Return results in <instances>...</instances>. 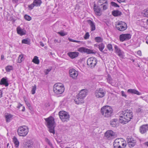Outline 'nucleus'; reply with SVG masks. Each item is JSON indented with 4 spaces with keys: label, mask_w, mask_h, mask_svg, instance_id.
<instances>
[{
    "label": "nucleus",
    "mask_w": 148,
    "mask_h": 148,
    "mask_svg": "<svg viewBox=\"0 0 148 148\" xmlns=\"http://www.w3.org/2000/svg\"><path fill=\"white\" fill-rule=\"evenodd\" d=\"M120 114L119 121L121 123L123 124L127 123L133 117L132 111L127 109L121 112Z\"/></svg>",
    "instance_id": "nucleus-1"
},
{
    "label": "nucleus",
    "mask_w": 148,
    "mask_h": 148,
    "mask_svg": "<svg viewBox=\"0 0 148 148\" xmlns=\"http://www.w3.org/2000/svg\"><path fill=\"white\" fill-rule=\"evenodd\" d=\"M113 110L111 107L106 106L102 107L101 110V112L105 118H109L113 115Z\"/></svg>",
    "instance_id": "nucleus-2"
},
{
    "label": "nucleus",
    "mask_w": 148,
    "mask_h": 148,
    "mask_svg": "<svg viewBox=\"0 0 148 148\" xmlns=\"http://www.w3.org/2000/svg\"><path fill=\"white\" fill-rule=\"evenodd\" d=\"M86 91L87 90L85 89L80 91L74 100L76 103L79 104L84 103V99L86 95Z\"/></svg>",
    "instance_id": "nucleus-3"
},
{
    "label": "nucleus",
    "mask_w": 148,
    "mask_h": 148,
    "mask_svg": "<svg viewBox=\"0 0 148 148\" xmlns=\"http://www.w3.org/2000/svg\"><path fill=\"white\" fill-rule=\"evenodd\" d=\"M113 145L114 148H125L126 146V142L122 138H118L115 140Z\"/></svg>",
    "instance_id": "nucleus-4"
},
{
    "label": "nucleus",
    "mask_w": 148,
    "mask_h": 148,
    "mask_svg": "<svg viewBox=\"0 0 148 148\" xmlns=\"http://www.w3.org/2000/svg\"><path fill=\"white\" fill-rule=\"evenodd\" d=\"M47 122V127L49 129V131L51 133L54 134L55 130L54 124V119L52 117L50 116L48 118L45 119Z\"/></svg>",
    "instance_id": "nucleus-5"
},
{
    "label": "nucleus",
    "mask_w": 148,
    "mask_h": 148,
    "mask_svg": "<svg viewBox=\"0 0 148 148\" xmlns=\"http://www.w3.org/2000/svg\"><path fill=\"white\" fill-rule=\"evenodd\" d=\"M53 90L54 93L57 94H62L64 90V86L62 84L57 83L53 86Z\"/></svg>",
    "instance_id": "nucleus-6"
},
{
    "label": "nucleus",
    "mask_w": 148,
    "mask_h": 148,
    "mask_svg": "<svg viewBox=\"0 0 148 148\" xmlns=\"http://www.w3.org/2000/svg\"><path fill=\"white\" fill-rule=\"evenodd\" d=\"M28 132V128L25 125L19 127L17 130L18 135L21 136H25L27 134Z\"/></svg>",
    "instance_id": "nucleus-7"
},
{
    "label": "nucleus",
    "mask_w": 148,
    "mask_h": 148,
    "mask_svg": "<svg viewBox=\"0 0 148 148\" xmlns=\"http://www.w3.org/2000/svg\"><path fill=\"white\" fill-rule=\"evenodd\" d=\"M59 115L60 119L63 122L67 121L69 120V115L66 112L61 111L59 112Z\"/></svg>",
    "instance_id": "nucleus-8"
},
{
    "label": "nucleus",
    "mask_w": 148,
    "mask_h": 148,
    "mask_svg": "<svg viewBox=\"0 0 148 148\" xmlns=\"http://www.w3.org/2000/svg\"><path fill=\"white\" fill-rule=\"evenodd\" d=\"M106 91L102 88L97 89L95 92V96L97 98H102L104 97L106 94Z\"/></svg>",
    "instance_id": "nucleus-9"
},
{
    "label": "nucleus",
    "mask_w": 148,
    "mask_h": 148,
    "mask_svg": "<svg viewBox=\"0 0 148 148\" xmlns=\"http://www.w3.org/2000/svg\"><path fill=\"white\" fill-rule=\"evenodd\" d=\"M97 63V59L94 57H91L88 58L87 61V65L91 68L94 67Z\"/></svg>",
    "instance_id": "nucleus-10"
},
{
    "label": "nucleus",
    "mask_w": 148,
    "mask_h": 148,
    "mask_svg": "<svg viewBox=\"0 0 148 148\" xmlns=\"http://www.w3.org/2000/svg\"><path fill=\"white\" fill-rule=\"evenodd\" d=\"M116 28L120 31H123L127 28V25L124 22L120 21L116 25Z\"/></svg>",
    "instance_id": "nucleus-11"
},
{
    "label": "nucleus",
    "mask_w": 148,
    "mask_h": 148,
    "mask_svg": "<svg viewBox=\"0 0 148 148\" xmlns=\"http://www.w3.org/2000/svg\"><path fill=\"white\" fill-rule=\"evenodd\" d=\"M78 51L81 53H86L87 54H95L96 51L94 50H90L84 47H80L78 49Z\"/></svg>",
    "instance_id": "nucleus-12"
},
{
    "label": "nucleus",
    "mask_w": 148,
    "mask_h": 148,
    "mask_svg": "<svg viewBox=\"0 0 148 148\" xmlns=\"http://www.w3.org/2000/svg\"><path fill=\"white\" fill-rule=\"evenodd\" d=\"M131 37V35L130 34H123L119 36V39L121 42L129 40Z\"/></svg>",
    "instance_id": "nucleus-13"
},
{
    "label": "nucleus",
    "mask_w": 148,
    "mask_h": 148,
    "mask_svg": "<svg viewBox=\"0 0 148 148\" xmlns=\"http://www.w3.org/2000/svg\"><path fill=\"white\" fill-rule=\"evenodd\" d=\"M115 135V133L112 130L107 131L105 133V136L108 140L112 139Z\"/></svg>",
    "instance_id": "nucleus-14"
},
{
    "label": "nucleus",
    "mask_w": 148,
    "mask_h": 148,
    "mask_svg": "<svg viewBox=\"0 0 148 148\" xmlns=\"http://www.w3.org/2000/svg\"><path fill=\"white\" fill-rule=\"evenodd\" d=\"M69 74L70 77L73 79H76L78 75V72L74 69L70 70Z\"/></svg>",
    "instance_id": "nucleus-15"
},
{
    "label": "nucleus",
    "mask_w": 148,
    "mask_h": 148,
    "mask_svg": "<svg viewBox=\"0 0 148 148\" xmlns=\"http://www.w3.org/2000/svg\"><path fill=\"white\" fill-rule=\"evenodd\" d=\"M139 130L140 132L142 134L146 133L148 131V124H146L141 126Z\"/></svg>",
    "instance_id": "nucleus-16"
},
{
    "label": "nucleus",
    "mask_w": 148,
    "mask_h": 148,
    "mask_svg": "<svg viewBox=\"0 0 148 148\" xmlns=\"http://www.w3.org/2000/svg\"><path fill=\"white\" fill-rule=\"evenodd\" d=\"M34 142L31 140H28L24 144V148H32L33 146Z\"/></svg>",
    "instance_id": "nucleus-17"
},
{
    "label": "nucleus",
    "mask_w": 148,
    "mask_h": 148,
    "mask_svg": "<svg viewBox=\"0 0 148 148\" xmlns=\"http://www.w3.org/2000/svg\"><path fill=\"white\" fill-rule=\"evenodd\" d=\"M17 33L21 36H22L26 34V32L24 29L21 28L20 26L16 28Z\"/></svg>",
    "instance_id": "nucleus-18"
},
{
    "label": "nucleus",
    "mask_w": 148,
    "mask_h": 148,
    "mask_svg": "<svg viewBox=\"0 0 148 148\" xmlns=\"http://www.w3.org/2000/svg\"><path fill=\"white\" fill-rule=\"evenodd\" d=\"M114 48V51L115 53H117L118 56L120 57L121 58L123 57V52L121 51L120 48L117 45H115Z\"/></svg>",
    "instance_id": "nucleus-19"
},
{
    "label": "nucleus",
    "mask_w": 148,
    "mask_h": 148,
    "mask_svg": "<svg viewBox=\"0 0 148 148\" xmlns=\"http://www.w3.org/2000/svg\"><path fill=\"white\" fill-rule=\"evenodd\" d=\"M94 10L95 14L98 16L101 15V9L99 6H96L95 4L94 5Z\"/></svg>",
    "instance_id": "nucleus-20"
},
{
    "label": "nucleus",
    "mask_w": 148,
    "mask_h": 148,
    "mask_svg": "<svg viewBox=\"0 0 148 148\" xmlns=\"http://www.w3.org/2000/svg\"><path fill=\"white\" fill-rule=\"evenodd\" d=\"M67 54L71 58L73 59L78 56L79 53L77 52L74 51L68 52Z\"/></svg>",
    "instance_id": "nucleus-21"
},
{
    "label": "nucleus",
    "mask_w": 148,
    "mask_h": 148,
    "mask_svg": "<svg viewBox=\"0 0 148 148\" xmlns=\"http://www.w3.org/2000/svg\"><path fill=\"white\" fill-rule=\"evenodd\" d=\"M0 84L1 85H4L6 87L8 86L9 83L6 77H3L1 79L0 81Z\"/></svg>",
    "instance_id": "nucleus-22"
},
{
    "label": "nucleus",
    "mask_w": 148,
    "mask_h": 148,
    "mask_svg": "<svg viewBox=\"0 0 148 148\" xmlns=\"http://www.w3.org/2000/svg\"><path fill=\"white\" fill-rule=\"evenodd\" d=\"M127 92L128 93L132 94H136L139 95H141L140 92L135 89H129L127 90Z\"/></svg>",
    "instance_id": "nucleus-23"
},
{
    "label": "nucleus",
    "mask_w": 148,
    "mask_h": 148,
    "mask_svg": "<svg viewBox=\"0 0 148 148\" xmlns=\"http://www.w3.org/2000/svg\"><path fill=\"white\" fill-rule=\"evenodd\" d=\"M127 141L128 146L130 147H134L136 144V141L134 140L131 139H128Z\"/></svg>",
    "instance_id": "nucleus-24"
},
{
    "label": "nucleus",
    "mask_w": 148,
    "mask_h": 148,
    "mask_svg": "<svg viewBox=\"0 0 148 148\" xmlns=\"http://www.w3.org/2000/svg\"><path fill=\"white\" fill-rule=\"evenodd\" d=\"M88 24L90 25L91 31H93L95 29V23L91 20H88L87 21Z\"/></svg>",
    "instance_id": "nucleus-25"
},
{
    "label": "nucleus",
    "mask_w": 148,
    "mask_h": 148,
    "mask_svg": "<svg viewBox=\"0 0 148 148\" xmlns=\"http://www.w3.org/2000/svg\"><path fill=\"white\" fill-rule=\"evenodd\" d=\"M118 122V120L117 119H112L110 122V124L112 127H115L116 126Z\"/></svg>",
    "instance_id": "nucleus-26"
},
{
    "label": "nucleus",
    "mask_w": 148,
    "mask_h": 148,
    "mask_svg": "<svg viewBox=\"0 0 148 148\" xmlns=\"http://www.w3.org/2000/svg\"><path fill=\"white\" fill-rule=\"evenodd\" d=\"M112 15L115 16H120L122 14L121 12L117 10L113 11L112 12Z\"/></svg>",
    "instance_id": "nucleus-27"
},
{
    "label": "nucleus",
    "mask_w": 148,
    "mask_h": 148,
    "mask_svg": "<svg viewBox=\"0 0 148 148\" xmlns=\"http://www.w3.org/2000/svg\"><path fill=\"white\" fill-rule=\"evenodd\" d=\"M13 141L15 145V146L17 147L19 145V143L17 138L14 136L13 138Z\"/></svg>",
    "instance_id": "nucleus-28"
},
{
    "label": "nucleus",
    "mask_w": 148,
    "mask_h": 148,
    "mask_svg": "<svg viewBox=\"0 0 148 148\" xmlns=\"http://www.w3.org/2000/svg\"><path fill=\"white\" fill-rule=\"evenodd\" d=\"M6 121L7 122H10L13 116L11 114H9L5 116Z\"/></svg>",
    "instance_id": "nucleus-29"
},
{
    "label": "nucleus",
    "mask_w": 148,
    "mask_h": 148,
    "mask_svg": "<svg viewBox=\"0 0 148 148\" xmlns=\"http://www.w3.org/2000/svg\"><path fill=\"white\" fill-rule=\"evenodd\" d=\"M142 15L144 17H148V9H145L142 12Z\"/></svg>",
    "instance_id": "nucleus-30"
},
{
    "label": "nucleus",
    "mask_w": 148,
    "mask_h": 148,
    "mask_svg": "<svg viewBox=\"0 0 148 148\" xmlns=\"http://www.w3.org/2000/svg\"><path fill=\"white\" fill-rule=\"evenodd\" d=\"M42 2L40 0H35L34 1L33 3L35 6H40Z\"/></svg>",
    "instance_id": "nucleus-31"
},
{
    "label": "nucleus",
    "mask_w": 148,
    "mask_h": 148,
    "mask_svg": "<svg viewBox=\"0 0 148 148\" xmlns=\"http://www.w3.org/2000/svg\"><path fill=\"white\" fill-rule=\"evenodd\" d=\"M23 56L24 55L23 54H21L19 56L17 62L18 63H21L22 61L24 60V58Z\"/></svg>",
    "instance_id": "nucleus-32"
},
{
    "label": "nucleus",
    "mask_w": 148,
    "mask_h": 148,
    "mask_svg": "<svg viewBox=\"0 0 148 148\" xmlns=\"http://www.w3.org/2000/svg\"><path fill=\"white\" fill-rule=\"evenodd\" d=\"M32 62L36 64H38L39 63V60L38 57L37 56H34L32 60Z\"/></svg>",
    "instance_id": "nucleus-33"
},
{
    "label": "nucleus",
    "mask_w": 148,
    "mask_h": 148,
    "mask_svg": "<svg viewBox=\"0 0 148 148\" xmlns=\"http://www.w3.org/2000/svg\"><path fill=\"white\" fill-rule=\"evenodd\" d=\"M58 34L62 36H64L67 34V33L63 30H61L60 32H57Z\"/></svg>",
    "instance_id": "nucleus-34"
},
{
    "label": "nucleus",
    "mask_w": 148,
    "mask_h": 148,
    "mask_svg": "<svg viewBox=\"0 0 148 148\" xmlns=\"http://www.w3.org/2000/svg\"><path fill=\"white\" fill-rule=\"evenodd\" d=\"M99 5L100 6L103 5L101 7H103V10H106V9H107L108 6V3H101L100 4H99Z\"/></svg>",
    "instance_id": "nucleus-35"
},
{
    "label": "nucleus",
    "mask_w": 148,
    "mask_h": 148,
    "mask_svg": "<svg viewBox=\"0 0 148 148\" xmlns=\"http://www.w3.org/2000/svg\"><path fill=\"white\" fill-rule=\"evenodd\" d=\"M98 47L99 50L101 52H102V51L104 48L105 46L102 43L101 44H99L98 45Z\"/></svg>",
    "instance_id": "nucleus-36"
},
{
    "label": "nucleus",
    "mask_w": 148,
    "mask_h": 148,
    "mask_svg": "<svg viewBox=\"0 0 148 148\" xmlns=\"http://www.w3.org/2000/svg\"><path fill=\"white\" fill-rule=\"evenodd\" d=\"M95 41L98 42H102L103 40V39L102 38L100 37H97L95 38Z\"/></svg>",
    "instance_id": "nucleus-37"
},
{
    "label": "nucleus",
    "mask_w": 148,
    "mask_h": 148,
    "mask_svg": "<svg viewBox=\"0 0 148 148\" xmlns=\"http://www.w3.org/2000/svg\"><path fill=\"white\" fill-rule=\"evenodd\" d=\"M22 43L29 44V40L28 39H23L22 41Z\"/></svg>",
    "instance_id": "nucleus-38"
},
{
    "label": "nucleus",
    "mask_w": 148,
    "mask_h": 148,
    "mask_svg": "<svg viewBox=\"0 0 148 148\" xmlns=\"http://www.w3.org/2000/svg\"><path fill=\"white\" fill-rule=\"evenodd\" d=\"M36 88V85H34V86H32L31 92L32 94H34L35 93Z\"/></svg>",
    "instance_id": "nucleus-39"
},
{
    "label": "nucleus",
    "mask_w": 148,
    "mask_h": 148,
    "mask_svg": "<svg viewBox=\"0 0 148 148\" xmlns=\"http://www.w3.org/2000/svg\"><path fill=\"white\" fill-rule=\"evenodd\" d=\"M13 68L12 66H8L6 67V70L7 72H9L10 71L12 70Z\"/></svg>",
    "instance_id": "nucleus-40"
},
{
    "label": "nucleus",
    "mask_w": 148,
    "mask_h": 148,
    "mask_svg": "<svg viewBox=\"0 0 148 148\" xmlns=\"http://www.w3.org/2000/svg\"><path fill=\"white\" fill-rule=\"evenodd\" d=\"M108 49L110 51H113V49L112 48V45L111 44H108L107 46Z\"/></svg>",
    "instance_id": "nucleus-41"
},
{
    "label": "nucleus",
    "mask_w": 148,
    "mask_h": 148,
    "mask_svg": "<svg viewBox=\"0 0 148 148\" xmlns=\"http://www.w3.org/2000/svg\"><path fill=\"white\" fill-rule=\"evenodd\" d=\"M24 18L26 20L28 21H29L31 19V17L27 14L25 15Z\"/></svg>",
    "instance_id": "nucleus-42"
},
{
    "label": "nucleus",
    "mask_w": 148,
    "mask_h": 148,
    "mask_svg": "<svg viewBox=\"0 0 148 148\" xmlns=\"http://www.w3.org/2000/svg\"><path fill=\"white\" fill-rule=\"evenodd\" d=\"M45 140L46 142H47L49 145H50L51 147H52V145L51 143L50 142L49 140L47 138H45Z\"/></svg>",
    "instance_id": "nucleus-43"
},
{
    "label": "nucleus",
    "mask_w": 148,
    "mask_h": 148,
    "mask_svg": "<svg viewBox=\"0 0 148 148\" xmlns=\"http://www.w3.org/2000/svg\"><path fill=\"white\" fill-rule=\"evenodd\" d=\"M111 5L113 6L117 7H119V6L117 3L114 2H111Z\"/></svg>",
    "instance_id": "nucleus-44"
},
{
    "label": "nucleus",
    "mask_w": 148,
    "mask_h": 148,
    "mask_svg": "<svg viewBox=\"0 0 148 148\" xmlns=\"http://www.w3.org/2000/svg\"><path fill=\"white\" fill-rule=\"evenodd\" d=\"M99 3H108V0H99Z\"/></svg>",
    "instance_id": "nucleus-45"
},
{
    "label": "nucleus",
    "mask_w": 148,
    "mask_h": 148,
    "mask_svg": "<svg viewBox=\"0 0 148 148\" xmlns=\"http://www.w3.org/2000/svg\"><path fill=\"white\" fill-rule=\"evenodd\" d=\"M89 37V35L88 32L86 33L84 36V38L85 39H87Z\"/></svg>",
    "instance_id": "nucleus-46"
},
{
    "label": "nucleus",
    "mask_w": 148,
    "mask_h": 148,
    "mask_svg": "<svg viewBox=\"0 0 148 148\" xmlns=\"http://www.w3.org/2000/svg\"><path fill=\"white\" fill-rule=\"evenodd\" d=\"M35 6L34 3H33L31 4L30 5H29L28 6L29 8L30 9V10L32 9Z\"/></svg>",
    "instance_id": "nucleus-47"
},
{
    "label": "nucleus",
    "mask_w": 148,
    "mask_h": 148,
    "mask_svg": "<svg viewBox=\"0 0 148 148\" xmlns=\"http://www.w3.org/2000/svg\"><path fill=\"white\" fill-rule=\"evenodd\" d=\"M121 95L123 97L125 98H126L127 97V95H126L125 92H124V91H122L121 92Z\"/></svg>",
    "instance_id": "nucleus-48"
},
{
    "label": "nucleus",
    "mask_w": 148,
    "mask_h": 148,
    "mask_svg": "<svg viewBox=\"0 0 148 148\" xmlns=\"http://www.w3.org/2000/svg\"><path fill=\"white\" fill-rule=\"evenodd\" d=\"M51 68H49V69H47L46 70V71L45 72V74H48L49 73V72L51 71Z\"/></svg>",
    "instance_id": "nucleus-49"
},
{
    "label": "nucleus",
    "mask_w": 148,
    "mask_h": 148,
    "mask_svg": "<svg viewBox=\"0 0 148 148\" xmlns=\"http://www.w3.org/2000/svg\"><path fill=\"white\" fill-rule=\"evenodd\" d=\"M136 111L137 112H142V110L140 108H138L136 110Z\"/></svg>",
    "instance_id": "nucleus-50"
},
{
    "label": "nucleus",
    "mask_w": 148,
    "mask_h": 148,
    "mask_svg": "<svg viewBox=\"0 0 148 148\" xmlns=\"http://www.w3.org/2000/svg\"><path fill=\"white\" fill-rule=\"evenodd\" d=\"M112 80V79L111 77H109L107 81L108 82L110 83V84H111V81Z\"/></svg>",
    "instance_id": "nucleus-51"
},
{
    "label": "nucleus",
    "mask_w": 148,
    "mask_h": 148,
    "mask_svg": "<svg viewBox=\"0 0 148 148\" xmlns=\"http://www.w3.org/2000/svg\"><path fill=\"white\" fill-rule=\"evenodd\" d=\"M137 54L140 56H141L142 55L141 52L140 50L138 51Z\"/></svg>",
    "instance_id": "nucleus-52"
},
{
    "label": "nucleus",
    "mask_w": 148,
    "mask_h": 148,
    "mask_svg": "<svg viewBox=\"0 0 148 148\" xmlns=\"http://www.w3.org/2000/svg\"><path fill=\"white\" fill-rule=\"evenodd\" d=\"M25 101V102H26V104L27 105V106L29 107H31V106H30V103L28 101Z\"/></svg>",
    "instance_id": "nucleus-53"
},
{
    "label": "nucleus",
    "mask_w": 148,
    "mask_h": 148,
    "mask_svg": "<svg viewBox=\"0 0 148 148\" xmlns=\"http://www.w3.org/2000/svg\"><path fill=\"white\" fill-rule=\"evenodd\" d=\"M2 91L1 90H0V98L2 97Z\"/></svg>",
    "instance_id": "nucleus-54"
},
{
    "label": "nucleus",
    "mask_w": 148,
    "mask_h": 148,
    "mask_svg": "<svg viewBox=\"0 0 148 148\" xmlns=\"http://www.w3.org/2000/svg\"><path fill=\"white\" fill-rule=\"evenodd\" d=\"M40 45L42 46V47H44V44H43V43L42 42H40Z\"/></svg>",
    "instance_id": "nucleus-55"
},
{
    "label": "nucleus",
    "mask_w": 148,
    "mask_h": 148,
    "mask_svg": "<svg viewBox=\"0 0 148 148\" xmlns=\"http://www.w3.org/2000/svg\"><path fill=\"white\" fill-rule=\"evenodd\" d=\"M54 42L55 43H59L58 40H56V39L54 40Z\"/></svg>",
    "instance_id": "nucleus-56"
},
{
    "label": "nucleus",
    "mask_w": 148,
    "mask_h": 148,
    "mask_svg": "<svg viewBox=\"0 0 148 148\" xmlns=\"http://www.w3.org/2000/svg\"><path fill=\"white\" fill-rule=\"evenodd\" d=\"M68 40L70 41L71 42H73V41H74V40L71 39L69 38H68Z\"/></svg>",
    "instance_id": "nucleus-57"
},
{
    "label": "nucleus",
    "mask_w": 148,
    "mask_h": 148,
    "mask_svg": "<svg viewBox=\"0 0 148 148\" xmlns=\"http://www.w3.org/2000/svg\"><path fill=\"white\" fill-rule=\"evenodd\" d=\"M73 42H80V41H77L76 40H74V41H73Z\"/></svg>",
    "instance_id": "nucleus-58"
},
{
    "label": "nucleus",
    "mask_w": 148,
    "mask_h": 148,
    "mask_svg": "<svg viewBox=\"0 0 148 148\" xmlns=\"http://www.w3.org/2000/svg\"><path fill=\"white\" fill-rule=\"evenodd\" d=\"M21 106H22V105H21V104H18V106L17 107L18 108H19L21 107Z\"/></svg>",
    "instance_id": "nucleus-59"
},
{
    "label": "nucleus",
    "mask_w": 148,
    "mask_h": 148,
    "mask_svg": "<svg viewBox=\"0 0 148 148\" xmlns=\"http://www.w3.org/2000/svg\"><path fill=\"white\" fill-rule=\"evenodd\" d=\"M146 41H148V35L146 38Z\"/></svg>",
    "instance_id": "nucleus-60"
},
{
    "label": "nucleus",
    "mask_w": 148,
    "mask_h": 148,
    "mask_svg": "<svg viewBox=\"0 0 148 148\" xmlns=\"http://www.w3.org/2000/svg\"><path fill=\"white\" fill-rule=\"evenodd\" d=\"M106 50H104L103 51H102V52L103 53H106Z\"/></svg>",
    "instance_id": "nucleus-61"
},
{
    "label": "nucleus",
    "mask_w": 148,
    "mask_h": 148,
    "mask_svg": "<svg viewBox=\"0 0 148 148\" xmlns=\"http://www.w3.org/2000/svg\"><path fill=\"white\" fill-rule=\"evenodd\" d=\"M121 2H125V0H119Z\"/></svg>",
    "instance_id": "nucleus-62"
},
{
    "label": "nucleus",
    "mask_w": 148,
    "mask_h": 148,
    "mask_svg": "<svg viewBox=\"0 0 148 148\" xmlns=\"http://www.w3.org/2000/svg\"><path fill=\"white\" fill-rule=\"evenodd\" d=\"M146 23L147 25H148V19L147 20Z\"/></svg>",
    "instance_id": "nucleus-63"
},
{
    "label": "nucleus",
    "mask_w": 148,
    "mask_h": 148,
    "mask_svg": "<svg viewBox=\"0 0 148 148\" xmlns=\"http://www.w3.org/2000/svg\"><path fill=\"white\" fill-rule=\"evenodd\" d=\"M145 144L147 146H148V142L146 143Z\"/></svg>",
    "instance_id": "nucleus-64"
}]
</instances>
